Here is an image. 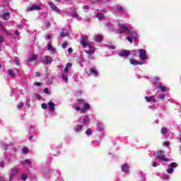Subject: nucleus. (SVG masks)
<instances>
[{"instance_id":"31","label":"nucleus","mask_w":181,"mask_h":181,"mask_svg":"<svg viewBox=\"0 0 181 181\" xmlns=\"http://www.w3.org/2000/svg\"><path fill=\"white\" fill-rule=\"evenodd\" d=\"M96 17L98 18V19H99V21L104 19V15L101 13L97 14Z\"/></svg>"},{"instance_id":"42","label":"nucleus","mask_w":181,"mask_h":181,"mask_svg":"<svg viewBox=\"0 0 181 181\" xmlns=\"http://www.w3.org/2000/svg\"><path fill=\"white\" fill-rule=\"evenodd\" d=\"M22 152H23V153H26V152H28V148H26V147L23 148Z\"/></svg>"},{"instance_id":"23","label":"nucleus","mask_w":181,"mask_h":181,"mask_svg":"<svg viewBox=\"0 0 181 181\" xmlns=\"http://www.w3.org/2000/svg\"><path fill=\"white\" fill-rule=\"evenodd\" d=\"M21 164L22 165H28V166H31L32 165V161H30V160L29 159H26L24 161H22L21 162Z\"/></svg>"},{"instance_id":"35","label":"nucleus","mask_w":181,"mask_h":181,"mask_svg":"<svg viewBox=\"0 0 181 181\" xmlns=\"http://www.w3.org/2000/svg\"><path fill=\"white\" fill-rule=\"evenodd\" d=\"M21 179L22 180H26V179H28V175L26 174L21 175Z\"/></svg>"},{"instance_id":"20","label":"nucleus","mask_w":181,"mask_h":181,"mask_svg":"<svg viewBox=\"0 0 181 181\" xmlns=\"http://www.w3.org/2000/svg\"><path fill=\"white\" fill-rule=\"evenodd\" d=\"M129 62L132 64H134V66H136L137 64H139V65L144 64V62H138L135 59H130Z\"/></svg>"},{"instance_id":"18","label":"nucleus","mask_w":181,"mask_h":181,"mask_svg":"<svg viewBox=\"0 0 181 181\" xmlns=\"http://www.w3.org/2000/svg\"><path fill=\"white\" fill-rule=\"evenodd\" d=\"M104 38V37H103V35H94L93 39L95 40V42H101V40H103V39Z\"/></svg>"},{"instance_id":"46","label":"nucleus","mask_w":181,"mask_h":181,"mask_svg":"<svg viewBox=\"0 0 181 181\" xmlns=\"http://www.w3.org/2000/svg\"><path fill=\"white\" fill-rule=\"evenodd\" d=\"M78 15H77V13H74L72 14V17H73V18H78Z\"/></svg>"},{"instance_id":"19","label":"nucleus","mask_w":181,"mask_h":181,"mask_svg":"<svg viewBox=\"0 0 181 181\" xmlns=\"http://www.w3.org/2000/svg\"><path fill=\"white\" fill-rule=\"evenodd\" d=\"M90 74H93V76H95V77L98 76V71H97V69H95V68H90Z\"/></svg>"},{"instance_id":"26","label":"nucleus","mask_w":181,"mask_h":181,"mask_svg":"<svg viewBox=\"0 0 181 181\" xmlns=\"http://www.w3.org/2000/svg\"><path fill=\"white\" fill-rule=\"evenodd\" d=\"M62 80H64V81H69V75L67 74H62Z\"/></svg>"},{"instance_id":"40","label":"nucleus","mask_w":181,"mask_h":181,"mask_svg":"<svg viewBox=\"0 0 181 181\" xmlns=\"http://www.w3.org/2000/svg\"><path fill=\"white\" fill-rule=\"evenodd\" d=\"M45 26H46L47 29L49 28H50V22L47 21V22L45 23Z\"/></svg>"},{"instance_id":"54","label":"nucleus","mask_w":181,"mask_h":181,"mask_svg":"<svg viewBox=\"0 0 181 181\" xmlns=\"http://www.w3.org/2000/svg\"><path fill=\"white\" fill-rule=\"evenodd\" d=\"M2 42H4V37L2 35H0V43H2Z\"/></svg>"},{"instance_id":"4","label":"nucleus","mask_w":181,"mask_h":181,"mask_svg":"<svg viewBox=\"0 0 181 181\" xmlns=\"http://www.w3.org/2000/svg\"><path fill=\"white\" fill-rule=\"evenodd\" d=\"M128 34L129 35V37H127V40L130 43H132V40H135L136 37H138V33H136L135 31H129L128 32Z\"/></svg>"},{"instance_id":"3","label":"nucleus","mask_w":181,"mask_h":181,"mask_svg":"<svg viewBox=\"0 0 181 181\" xmlns=\"http://www.w3.org/2000/svg\"><path fill=\"white\" fill-rule=\"evenodd\" d=\"M156 158L163 162H169V158L165 157V153L162 151H158L157 152Z\"/></svg>"},{"instance_id":"16","label":"nucleus","mask_w":181,"mask_h":181,"mask_svg":"<svg viewBox=\"0 0 181 181\" xmlns=\"http://www.w3.org/2000/svg\"><path fill=\"white\" fill-rule=\"evenodd\" d=\"M10 18L11 13H9V11H7L2 15L3 21H8V19H9Z\"/></svg>"},{"instance_id":"41","label":"nucleus","mask_w":181,"mask_h":181,"mask_svg":"<svg viewBox=\"0 0 181 181\" xmlns=\"http://www.w3.org/2000/svg\"><path fill=\"white\" fill-rule=\"evenodd\" d=\"M83 8L86 12H87V11L90 9V7L88 6H84Z\"/></svg>"},{"instance_id":"34","label":"nucleus","mask_w":181,"mask_h":181,"mask_svg":"<svg viewBox=\"0 0 181 181\" xmlns=\"http://www.w3.org/2000/svg\"><path fill=\"white\" fill-rule=\"evenodd\" d=\"M78 101V105H79L78 107H80V108H81V107H84V105H83V101L84 100L79 99Z\"/></svg>"},{"instance_id":"63","label":"nucleus","mask_w":181,"mask_h":181,"mask_svg":"<svg viewBox=\"0 0 181 181\" xmlns=\"http://www.w3.org/2000/svg\"><path fill=\"white\" fill-rule=\"evenodd\" d=\"M16 71L19 72V69H16Z\"/></svg>"},{"instance_id":"9","label":"nucleus","mask_w":181,"mask_h":181,"mask_svg":"<svg viewBox=\"0 0 181 181\" xmlns=\"http://www.w3.org/2000/svg\"><path fill=\"white\" fill-rule=\"evenodd\" d=\"M52 62H53V59L50 56H45V58L42 59V62L43 64H52Z\"/></svg>"},{"instance_id":"45","label":"nucleus","mask_w":181,"mask_h":181,"mask_svg":"<svg viewBox=\"0 0 181 181\" xmlns=\"http://www.w3.org/2000/svg\"><path fill=\"white\" fill-rule=\"evenodd\" d=\"M44 93L45 94H47L49 93V88H44Z\"/></svg>"},{"instance_id":"64","label":"nucleus","mask_w":181,"mask_h":181,"mask_svg":"<svg viewBox=\"0 0 181 181\" xmlns=\"http://www.w3.org/2000/svg\"><path fill=\"white\" fill-rule=\"evenodd\" d=\"M60 0H55V2H59Z\"/></svg>"},{"instance_id":"48","label":"nucleus","mask_w":181,"mask_h":181,"mask_svg":"<svg viewBox=\"0 0 181 181\" xmlns=\"http://www.w3.org/2000/svg\"><path fill=\"white\" fill-rule=\"evenodd\" d=\"M40 76H41L40 72H36L35 73V77H40Z\"/></svg>"},{"instance_id":"50","label":"nucleus","mask_w":181,"mask_h":181,"mask_svg":"<svg viewBox=\"0 0 181 181\" xmlns=\"http://www.w3.org/2000/svg\"><path fill=\"white\" fill-rule=\"evenodd\" d=\"M66 67H67V69H70V67H71V64L67 63Z\"/></svg>"},{"instance_id":"59","label":"nucleus","mask_w":181,"mask_h":181,"mask_svg":"<svg viewBox=\"0 0 181 181\" xmlns=\"http://www.w3.org/2000/svg\"><path fill=\"white\" fill-rule=\"evenodd\" d=\"M164 177H165V179H169V175H164Z\"/></svg>"},{"instance_id":"7","label":"nucleus","mask_w":181,"mask_h":181,"mask_svg":"<svg viewBox=\"0 0 181 181\" xmlns=\"http://www.w3.org/2000/svg\"><path fill=\"white\" fill-rule=\"evenodd\" d=\"M18 172H19V168H11V171L9 175V181H13V177L15 176V175H18Z\"/></svg>"},{"instance_id":"30","label":"nucleus","mask_w":181,"mask_h":181,"mask_svg":"<svg viewBox=\"0 0 181 181\" xmlns=\"http://www.w3.org/2000/svg\"><path fill=\"white\" fill-rule=\"evenodd\" d=\"M161 134H163V135H165V134H168V128H166V127L162 128Z\"/></svg>"},{"instance_id":"60","label":"nucleus","mask_w":181,"mask_h":181,"mask_svg":"<svg viewBox=\"0 0 181 181\" xmlns=\"http://www.w3.org/2000/svg\"><path fill=\"white\" fill-rule=\"evenodd\" d=\"M32 138H33V136H31L28 138L29 141H32Z\"/></svg>"},{"instance_id":"1","label":"nucleus","mask_w":181,"mask_h":181,"mask_svg":"<svg viewBox=\"0 0 181 181\" xmlns=\"http://www.w3.org/2000/svg\"><path fill=\"white\" fill-rule=\"evenodd\" d=\"M81 45L85 49V47H89L88 49L86 50V53L89 55V59H91V54H94L95 48L91 45V42L88 40V36L83 35L81 39Z\"/></svg>"},{"instance_id":"53","label":"nucleus","mask_w":181,"mask_h":181,"mask_svg":"<svg viewBox=\"0 0 181 181\" xmlns=\"http://www.w3.org/2000/svg\"><path fill=\"white\" fill-rule=\"evenodd\" d=\"M68 53H73V49L69 48L68 49Z\"/></svg>"},{"instance_id":"14","label":"nucleus","mask_w":181,"mask_h":181,"mask_svg":"<svg viewBox=\"0 0 181 181\" xmlns=\"http://www.w3.org/2000/svg\"><path fill=\"white\" fill-rule=\"evenodd\" d=\"M0 31L1 33H4V35H9V31H8L5 27H4L2 23H0Z\"/></svg>"},{"instance_id":"29","label":"nucleus","mask_w":181,"mask_h":181,"mask_svg":"<svg viewBox=\"0 0 181 181\" xmlns=\"http://www.w3.org/2000/svg\"><path fill=\"white\" fill-rule=\"evenodd\" d=\"M66 36H69V33H67V32H62L60 33V37H66Z\"/></svg>"},{"instance_id":"17","label":"nucleus","mask_w":181,"mask_h":181,"mask_svg":"<svg viewBox=\"0 0 181 181\" xmlns=\"http://www.w3.org/2000/svg\"><path fill=\"white\" fill-rule=\"evenodd\" d=\"M145 100L148 103H151V101H152L153 103H156V100L155 99V96H153V95H151L150 97L146 96Z\"/></svg>"},{"instance_id":"36","label":"nucleus","mask_w":181,"mask_h":181,"mask_svg":"<svg viewBox=\"0 0 181 181\" xmlns=\"http://www.w3.org/2000/svg\"><path fill=\"white\" fill-rule=\"evenodd\" d=\"M86 135H91L93 134V131L90 129H87L86 132Z\"/></svg>"},{"instance_id":"2","label":"nucleus","mask_w":181,"mask_h":181,"mask_svg":"<svg viewBox=\"0 0 181 181\" xmlns=\"http://www.w3.org/2000/svg\"><path fill=\"white\" fill-rule=\"evenodd\" d=\"M83 107H80V106L74 105L73 109L76 110V111H81V112L86 113L88 110H90V104L86 103V101H82Z\"/></svg>"},{"instance_id":"62","label":"nucleus","mask_w":181,"mask_h":181,"mask_svg":"<svg viewBox=\"0 0 181 181\" xmlns=\"http://www.w3.org/2000/svg\"><path fill=\"white\" fill-rule=\"evenodd\" d=\"M110 48L114 50V49H115V47H110Z\"/></svg>"},{"instance_id":"56","label":"nucleus","mask_w":181,"mask_h":181,"mask_svg":"<svg viewBox=\"0 0 181 181\" xmlns=\"http://www.w3.org/2000/svg\"><path fill=\"white\" fill-rule=\"evenodd\" d=\"M0 181H5V179L4 178V177L0 175Z\"/></svg>"},{"instance_id":"47","label":"nucleus","mask_w":181,"mask_h":181,"mask_svg":"<svg viewBox=\"0 0 181 181\" xmlns=\"http://www.w3.org/2000/svg\"><path fill=\"white\" fill-rule=\"evenodd\" d=\"M152 165L153 166V168H156V166H158V163L153 162L152 163Z\"/></svg>"},{"instance_id":"21","label":"nucleus","mask_w":181,"mask_h":181,"mask_svg":"<svg viewBox=\"0 0 181 181\" xmlns=\"http://www.w3.org/2000/svg\"><path fill=\"white\" fill-rule=\"evenodd\" d=\"M122 172H128V170H129V166L128 165V164H123L122 165Z\"/></svg>"},{"instance_id":"28","label":"nucleus","mask_w":181,"mask_h":181,"mask_svg":"<svg viewBox=\"0 0 181 181\" xmlns=\"http://www.w3.org/2000/svg\"><path fill=\"white\" fill-rule=\"evenodd\" d=\"M8 75H10L11 77H15L16 76L15 73L13 72V71H12V69H8Z\"/></svg>"},{"instance_id":"11","label":"nucleus","mask_w":181,"mask_h":181,"mask_svg":"<svg viewBox=\"0 0 181 181\" xmlns=\"http://www.w3.org/2000/svg\"><path fill=\"white\" fill-rule=\"evenodd\" d=\"M173 168H177V163H170V165H168V169L167 170V172L168 173H173Z\"/></svg>"},{"instance_id":"61","label":"nucleus","mask_w":181,"mask_h":181,"mask_svg":"<svg viewBox=\"0 0 181 181\" xmlns=\"http://www.w3.org/2000/svg\"><path fill=\"white\" fill-rule=\"evenodd\" d=\"M156 81H159V78H155Z\"/></svg>"},{"instance_id":"24","label":"nucleus","mask_w":181,"mask_h":181,"mask_svg":"<svg viewBox=\"0 0 181 181\" xmlns=\"http://www.w3.org/2000/svg\"><path fill=\"white\" fill-rule=\"evenodd\" d=\"M47 49L51 52V53H54V48L52 46V44L48 43L47 44Z\"/></svg>"},{"instance_id":"37","label":"nucleus","mask_w":181,"mask_h":181,"mask_svg":"<svg viewBox=\"0 0 181 181\" xmlns=\"http://www.w3.org/2000/svg\"><path fill=\"white\" fill-rule=\"evenodd\" d=\"M67 42L66 41H65V42H63V44L62 45V47L63 48V49H66V47H67Z\"/></svg>"},{"instance_id":"55","label":"nucleus","mask_w":181,"mask_h":181,"mask_svg":"<svg viewBox=\"0 0 181 181\" xmlns=\"http://www.w3.org/2000/svg\"><path fill=\"white\" fill-rule=\"evenodd\" d=\"M163 145H165V146H169V142H164Z\"/></svg>"},{"instance_id":"15","label":"nucleus","mask_w":181,"mask_h":181,"mask_svg":"<svg viewBox=\"0 0 181 181\" xmlns=\"http://www.w3.org/2000/svg\"><path fill=\"white\" fill-rule=\"evenodd\" d=\"M48 107L50 112L53 114L54 112V103L50 101L48 103Z\"/></svg>"},{"instance_id":"43","label":"nucleus","mask_w":181,"mask_h":181,"mask_svg":"<svg viewBox=\"0 0 181 181\" xmlns=\"http://www.w3.org/2000/svg\"><path fill=\"white\" fill-rule=\"evenodd\" d=\"M34 86H37V87H40V86H42V83L40 82H35L34 83Z\"/></svg>"},{"instance_id":"13","label":"nucleus","mask_w":181,"mask_h":181,"mask_svg":"<svg viewBox=\"0 0 181 181\" xmlns=\"http://www.w3.org/2000/svg\"><path fill=\"white\" fill-rule=\"evenodd\" d=\"M129 54H131V51L129 50H124L119 53V56L121 57H127Z\"/></svg>"},{"instance_id":"49","label":"nucleus","mask_w":181,"mask_h":181,"mask_svg":"<svg viewBox=\"0 0 181 181\" xmlns=\"http://www.w3.org/2000/svg\"><path fill=\"white\" fill-rule=\"evenodd\" d=\"M46 39H47V40H50V39H52V36L49 35H46Z\"/></svg>"},{"instance_id":"12","label":"nucleus","mask_w":181,"mask_h":181,"mask_svg":"<svg viewBox=\"0 0 181 181\" xmlns=\"http://www.w3.org/2000/svg\"><path fill=\"white\" fill-rule=\"evenodd\" d=\"M49 5L51 9L54 11V12H57V13H60V9H59V8H57L56 5H54V4H53L52 2H49Z\"/></svg>"},{"instance_id":"6","label":"nucleus","mask_w":181,"mask_h":181,"mask_svg":"<svg viewBox=\"0 0 181 181\" xmlns=\"http://www.w3.org/2000/svg\"><path fill=\"white\" fill-rule=\"evenodd\" d=\"M119 30L116 31V33H125V32H128V27L125 24H119Z\"/></svg>"},{"instance_id":"25","label":"nucleus","mask_w":181,"mask_h":181,"mask_svg":"<svg viewBox=\"0 0 181 181\" xmlns=\"http://www.w3.org/2000/svg\"><path fill=\"white\" fill-rule=\"evenodd\" d=\"M35 60H37V55L33 54L29 57V62H35Z\"/></svg>"},{"instance_id":"39","label":"nucleus","mask_w":181,"mask_h":181,"mask_svg":"<svg viewBox=\"0 0 181 181\" xmlns=\"http://www.w3.org/2000/svg\"><path fill=\"white\" fill-rule=\"evenodd\" d=\"M41 107H42V110H46V108H47V104L42 103Z\"/></svg>"},{"instance_id":"10","label":"nucleus","mask_w":181,"mask_h":181,"mask_svg":"<svg viewBox=\"0 0 181 181\" xmlns=\"http://www.w3.org/2000/svg\"><path fill=\"white\" fill-rule=\"evenodd\" d=\"M42 7L40 6H37V5H33L30 7H28L26 11L27 12H30L32 11H39V9H41Z\"/></svg>"},{"instance_id":"44","label":"nucleus","mask_w":181,"mask_h":181,"mask_svg":"<svg viewBox=\"0 0 181 181\" xmlns=\"http://www.w3.org/2000/svg\"><path fill=\"white\" fill-rule=\"evenodd\" d=\"M64 74H66L69 73V68H67L66 66L64 68Z\"/></svg>"},{"instance_id":"8","label":"nucleus","mask_w":181,"mask_h":181,"mask_svg":"<svg viewBox=\"0 0 181 181\" xmlns=\"http://www.w3.org/2000/svg\"><path fill=\"white\" fill-rule=\"evenodd\" d=\"M78 121L79 122H82L83 125H88V123L90 122V119L87 116L79 117Z\"/></svg>"},{"instance_id":"5","label":"nucleus","mask_w":181,"mask_h":181,"mask_svg":"<svg viewBox=\"0 0 181 181\" xmlns=\"http://www.w3.org/2000/svg\"><path fill=\"white\" fill-rule=\"evenodd\" d=\"M139 58L143 62H145V60H146V59H148V55H146V49H139Z\"/></svg>"},{"instance_id":"32","label":"nucleus","mask_w":181,"mask_h":181,"mask_svg":"<svg viewBox=\"0 0 181 181\" xmlns=\"http://www.w3.org/2000/svg\"><path fill=\"white\" fill-rule=\"evenodd\" d=\"M157 98H158V99H160V100H164V98H165V94L162 93V94H160V95H158L157 96Z\"/></svg>"},{"instance_id":"58","label":"nucleus","mask_w":181,"mask_h":181,"mask_svg":"<svg viewBox=\"0 0 181 181\" xmlns=\"http://www.w3.org/2000/svg\"><path fill=\"white\" fill-rule=\"evenodd\" d=\"M15 63H16V64H17V66H19V61L16 59Z\"/></svg>"},{"instance_id":"51","label":"nucleus","mask_w":181,"mask_h":181,"mask_svg":"<svg viewBox=\"0 0 181 181\" xmlns=\"http://www.w3.org/2000/svg\"><path fill=\"white\" fill-rule=\"evenodd\" d=\"M106 26L108 28V29H110L111 30H112V29H113L112 25H106Z\"/></svg>"},{"instance_id":"33","label":"nucleus","mask_w":181,"mask_h":181,"mask_svg":"<svg viewBox=\"0 0 181 181\" xmlns=\"http://www.w3.org/2000/svg\"><path fill=\"white\" fill-rule=\"evenodd\" d=\"M17 108L18 110H21V108H23V103H18V104L17 105Z\"/></svg>"},{"instance_id":"57","label":"nucleus","mask_w":181,"mask_h":181,"mask_svg":"<svg viewBox=\"0 0 181 181\" xmlns=\"http://www.w3.org/2000/svg\"><path fill=\"white\" fill-rule=\"evenodd\" d=\"M15 34L17 35V36H19L20 35L19 31L16 30Z\"/></svg>"},{"instance_id":"27","label":"nucleus","mask_w":181,"mask_h":181,"mask_svg":"<svg viewBox=\"0 0 181 181\" xmlns=\"http://www.w3.org/2000/svg\"><path fill=\"white\" fill-rule=\"evenodd\" d=\"M158 88H159V90H160V91H162L163 93L166 90V86H165L162 84H160V85H158Z\"/></svg>"},{"instance_id":"52","label":"nucleus","mask_w":181,"mask_h":181,"mask_svg":"<svg viewBox=\"0 0 181 181\" xmlns=\"http://www.w3.org/2000/svg\"><path fill=\"white\" fill-rule=\"evenodd\" d=\"M4 161L0 162V168H4Z\"/></svg>"},{"instance_id":"38","label":"nucleus","mask_w":181,"mask_h":181,"mask_svg":"<svg viewBox=\"0 0 181 181\" xmlns=\"http://www.w3.org/2000/svg\"><path fill=\"white\" fill-rule=\"evenodd\" d=\"M123 10L122 6H117L116 7V11H117L118 12H121Z\"/></svg>"},{"instance_id":"22","label":"nucleus","mask_w":181,"mask_h":181,"mask_svg":"<svg viewBox=\"0 0 181 181\" xmlns=\"http://www.w3.org/2000/svg\"><path fill=\"white\" fill-rule=\"evenodd\" d=\"M82 129H83V125H76L74 127V131H75V132H81Z\"/></svg>"}]
</instances>
